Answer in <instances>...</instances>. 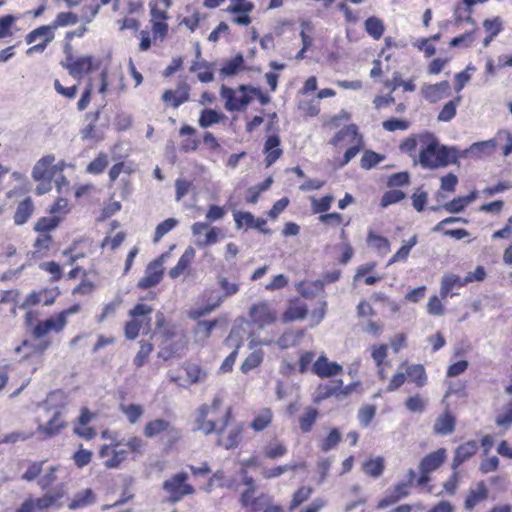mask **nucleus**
<instances>
[{
    "label": "nucleus",
    "instance_id": "f257e3e1",
    "mask_svg": "<svg viewBox=\"0 0 512 512\" xmlns=\"http://www.w3.org/2000/svg\"><path fill=\"white\" fill-rule=\"evenodd\" d=\"M459 159L456 147L440 145L434 134H420L419 162L424 168H440L449 164H457Z\"/></svg>",
    "mask_w": 512,
    "mask_h": 512
},
{
    "label": "nucleus",
    "instance_id": "f03ea898",
    "mask_svg": "<svg viewBox=\"0 0 512 512\" xmlns=\"http://www.w3.org/2000/svg\"><path fill=\"white\" fill-rule=\"evenodd\" d=\"M143 434L146 438H160L166 448L174 447L182 438V430L171 421L164 418H155L148 421Z\"/></svg>",
    "mask_w": 512,
    "mask_h": 512
},
{
    "label": "nucleus",
    "instance_id": "7ed1b4c3",
    "mask_svg": "<svg viewBox=\"0 0 512 512\" xmlns=\"http://www.w3.org/2000/svg\"><path fill=\"white\" fill-rule=\"evenodd\" d=\"M223 403L221 396H215L211 404H202L195 412L194 430L202 431L208 435L217 430V419Z\"/></svg>",
    "mask_w": 512,
    "mask_h": 512
},
{
    "label": "nucleus",
    "instance_id": "20e7f679",
    "mask_svg": "<svg viewBox=\"0 0 512 512\" xmlns=\"http://www.w3.org/2000/svg\"><path fill=\"white\" fill-rule=\"evenodd\" d=\"M188 478L186 472H178L163 482L162 488L168 495L165 500L167 503L176 504L185 496L195 493L196 490L188 483Z\"/></svg>",
    "mask_w": 512,
    "mask_h": 512
},
{
    "label": "nucleus",
    "instance_id": "39448f33",
    "mask_svg": "<svg viewBox=\"0 0 512 512\" xmlns=\"http://www.w3.org/2000/svg\"><path fill=\"white\" fill-rule=\"evenodd\" d=\"M257 92L258 90L256 88H251L246 85H241L238 91L223 85L220 94L225 100V109L232 112L245 109L252 101L250 94H256Z\"/></svg>",
    "mask_w": 512,
    "mask_h": 512
},
{
    "label": "nucleus",
    "instance_id": "423d86ee",
    "mask_svg": "<svg viewBox=\"0 0 512 512\" xmlns=\"http://www.w3.org/2000/svg\"><path fill=\"white\" fill-rule=\"evenodd\" d=\"M81 307L79 304L72 305L71 307L61 311L56 316H52L44 321L39 322L34 330L33 334L40 338L46 335L50 331L59 332L64 329L67 324V318L80 311Z\"/></svg>",
    "mask_w": 512,
    "mask_h": 512
},
{
    "label": "nucleus",
    "instance_id": "0eeeda50",
    "mask_svg": "<svg viewBox=\"0 0 512 512\" xmlns=\"http://www.w3.org/2000/svg\"><path fill=\"white\" fill-rule=\"evenodd\" d=\"M346 137L349 138V142L353 145L349 147L344 153L343 164L349 163L360 151L362 139L358 134L357 126L354 124L348 125L341 131H339L330 141L333 145H338Z\"/></svg>",
    "mask_w": 512,
    "mask_h": 512
},
{
    "label": "nucleus",
    "instance_id": "6e6552de",
    "mask_svg": "<svg viewBox=\"0 0 512 512\" xmlns=\"http://www.w3.org/2000/svg\"><path fill=\"white\" fill-rule=\"evenodd\" d=\"M251 323L258 329L272 325L277 318L276 311L268 302H259L251 306L249 310Z\"/></svg>",
    "mask_w": 512,
    "mask_h": 512
},
{
    "label": "nucleus",
    "instance_id": "1a4fd4ad",
    "mask_svg": "<svg viewBox=\"0 0 512 512\" xmlns=\"http://www.w3.org/2000/svg\"><path fill=\"white\" fill-rule=\"evenodd\" d=\"M230 418V409H227L222 415V425L216 430L218 432L217 443L219 446L225 449H232L236 447L242 438V428L240 426H234L230 428L227 433L224 432V428L227 426Z\"/></svg>",
    "mask_w": 512,
    "mask_h": 512
},
{
    "label": "nucleus",
    "instance_id": "9d476101",
    "mask_svg": "<svg viewBox=\"0 0 512 512\" xmlns=\"http://www.w3.org/2000/svg\"><path fill=\"white\" fill-rule=\"evenodd\" d=\"M497 147V139L495 137L485 140L472 143L465 150H458L459 158H474L481 159L483 157H487L493 154Z\"/></svg>",
    "mask_w": 512,
    "mask_h": 512
},
{
    "label": "nucleus",
    "instance_id": "9b49d317",
    "mask_svg": "<svg viewBox=\"0 0 512 512\" xmlns=\"http://www.w3.org/2000/svg\"><path fill=\"white\" fill-rule=\"evenodd\" d=\"M166 255H161L158 259L151 262L146 270L145 275L139 280L138 287L148 289L156 286L163 276V261Z\"/></svg>",
    "mask_w": 512,
    "mask_h": 512
},
{
    "label": "nucleus",
    "instance_id": "f8f14e48",
    "mask_svg": "<svg viewBox=\"0 0 512 512\" xmlns=\"http://www.w3.org/2000/svg\"><path fill=\"white\" fill-rule=\"evenodd\" d=\"M489 496V490L484 481H479L475 485H472L467 492L464 509L466 511H473L480 503L486 501Z\"/></svg>",
    "mask_w": 512,
    "mask_h": 512
},
{
    "label": "nucleus",
    "instance_id": "ddd939ff",
    "mask_svg": "<svg viewBox=\"0 0 512 512\" xmlns=\"http://www.w3.org/2000/svg\"><path fill=\"white\" fill-rule=\"evenodd\" d=\"M93 66V58L91 56H81L74 58L71 54L66 57L64 67L74 78H81L83 75L91 71Z\"/></svg>",
    "mask_w": 512,
    "mask_h": 512
},
{
    "label": "nucleus",
    "instance_id": "4468645a",
    "mask_svg": "<svg viewBox=\"0 0 512 512\" xmlns=\"http://www.w3.org/2000/svg\"><path fill=\"white\" fill-rule=\"evenodd\" d=\"M450 84L448 81H441L435 84H424L421 87L422 97L429 103H436L449 95Z\"/></svg>",
    "mask_w": 512,
    "mask_h": 512
},
{
    "label": "nucleus",
    "instance_id": "2eb2a0df",
    "mask_svg": "<svg viewBox=\"0 0 512 512\" xmlns=\"http://www.w3.org/2000/svg\"><path fill=\"white\" fill-rule=\"evenodd\" d=\"M55 157L46 155L36 162L32 170L34 180L53 178L58 165H54Z\"/></svg>",
    "mask_w": 512,
    "mask_h": 512
},
{
    "label": "nucleus",
    "instance_id": "dca6fc26",
    "mask_svg": "<svg viewBox=\"0 0 512 512\" xmlns=\"http://www.w3.org/2000/svg\"><path fill=\"white\" fill-rule=\"evenodd\" d=\"M342 366L336 362H330L325 355H321L313 364L312 371L320 378H328L342 372Z\"/></svg>",
    "mask_w": 512,
    "mask_h": 512
},
{
    "label": "nucleus",
    "instance_id": "f3484780",
    "mask_svg": "<svg viewBox=\"0 0 512 512\" xmlns=\"http://www.w3.org/2000/svg\"><path fill=\"white\" fill-rule=\"evenodd\" d=\"M195 255V249L191 246L187 247L179 258L177 264L169 270V277L171 279H177L184 274H189V269L192 262L194 261Z\"/></svg>",
    "mask_w": 512,
    "mask_h": 512
},
{
    "label": "nucleus",
    "instance_id": "a211bd4d",
    "mask_svg": "<svg viewBox=\"0 0 512 512\" xmlns=\"http://www.w3.org/2000/svg\"><path fill=\"white\" fill-rule=\"evenodd\" d=\"M189 86L180 82L175 90H167L162 95L164 102H169L174 108L179 107L189 99Z\"/></svg>",
    "mask_w": 512,
    "mask_h": 512
},
{
    "label": "nucleus",
    "instance_id": "6ab92c4d",
    "mask_svg": "<svg viewBox=\"0 0 512 512\" xmlns=\"http://www.w3.org/2000/svg\"><path fill=\"white\" fill-rule=\"evenodd\" d=\"M64 427L65 421L63 419L61 411L54 410L48 422L45 424L40 423L37 429L41 434L51 437L59 434Z\"/></svg>",
    "mask_w": 512,
    "mask_h": 512
},
{
    "label": "nucleus",
    "instance_id": "aec40b11",
    "mask_svg": "<svg viewBox=\"0 0 512 512\" xmlns=\"http://www.w3.org/2000/svg\"><path fill=\"white\" fill-rule=\"evenodd\" d=\"M447 457L446 450L444 448H440L428 455H426L422 461L420 462L419 469L420 472L431 473L438 469Z\"/></svg>",
    "mask_w": 512,
    "mask_h": 512
},
{
    "label": "nucleus",
    "instance_id": "412c9836",
    "mask_svg": "<svg viewBox=\"0 0 512 512\" xmlns=\"http://www.w3.org/2000/svg\"><path fill=\"white\" fill-rule=\"evenodd\" d=\"M478 450V443L475 440H469L458 446L452 461V469L456 470L461 464L470 459Z\"/></svg>",
    "mask_w": 512,
    "mask_h": 512
},
{
    "label": "nucleus",
    "instance_id": "4be33fe9",
    "mask_svg": "<svg viewBox=\"0 0 512 512\" xmlns=\"http://www.w3.org/2000/svg\"><path fill=\"white\" fill-rule=\"evenodd\" d=\"M280 138L277 135L269 136L264 144L265 163L269 167L274 164L282 155Z\"/></svg>",
    "mask_w": 512,
    "mask_h": 512
},
{
    "label": "nucleus",
    "instance_id": "5701e85b",
    "mask_svg": "<svg viewBox=\"0 0 512 512\" xmlns=\"http://www.w3.org/2000/svg\"><path fill=\"white\" fill-rule=\"evenodd\" d=\"M467 284L464 279L455 274H445L441 280L440 295L443 298L448 296L457 295V293H451L455 288L463 287Z\"/></svg>",
    "mask_w": 512,
    "mask_h": 512
},
{
    "label": "nucleus",
    "instance_id": "b1692460",
    "mask_svg": "<svg viewBox=\"0 0 512 512\" xmlns=\"http://www.w3.org/2000/svg\"><path fill=\"white\" fill-rule=\"evenodd\" d=\"M477 198V192L472 191L469 195L454 198L452 201L443 205V209L448 213H459Z\"/></svg>",
    "mask_w": 512,
    "mask_h": 512
},
{
    "label": "nucleus",
    "instance_id": "393cba45",
    "mask_svg": "<svg viewBox=\"0 0 512 512\" xmlns=\"http://www.w3.org/2000/svg\"><path fill=\"white\" fill-rule=\"evenodd\" d=\"M34 211V204L30 197L25 198L23 201H21L14 214V223L16 225H23L25 224L28 219L31 217L32 213Z\"/></svg>",
    "mask_w": 512,
    "mask_h": 512
},
{
    "label": "nucleus",
    "instance_id": "a878e982",
    "mask_svg": "<svg viewBox=\"0 0 512 512\" xmlns=\"http://www.w3.org/2000/svg\"><path fill=\"white\" fill-rule=\"evenodd\" d=\"M454 429L455 418L449 412L440 415L434 424V432L439 435L451 434Z\"/></svg>",
    "mask_w": 512,
    "mask_h": 512
},
{
    "label": "nucleus",
    "instance_id": "bb28decb",
    "mask_svg": "<svg viewBox=\"0 0 512 512\" xmlns=\"http://www.w3.org/2000/svg\"><path fill=\"white\" fill-rule=\"evenodd\" d=\"M248 337V333L243 325V323L241 324H235L227 339H226V343L230 346H233L234 349H237L239 351V349L242 347L245 339Z\"/></svg>",
    "mask_w": 512,
    "mask_h": 512
},
{
    "label": "nucleus",
    "instance_id": "cd10ccee",
    "mask_svg": "<svg viewBox=\"0 0 512 512\" xmlns=\"http://www.w3.org/2000/svg\"><path fill=\"white\" fill-rule=\"evenodd\" d=\"M39 39L41 42H51L54 39V27H52V25L41 26L34 29L26 36V42L28 44L34 43Z\"/></svg>",
    "mask_w": 512,
    "mask_h": 512
},
{
    "label": "nucleus",
    "instance_id": "c85d7f7f",
    "mask_svg": "<svg viewBox=\"0 0 512 512\" xmlns=\"http://www.w3.org/2000/svg\"><path fill=\"white\" fill-rule=\"evenodd\" d=\"M218 321H199L194 328L195 340L197 343L204 344L211 336L213 329L216 327Z\"/></svg>",
    "mask_w": 512,
    "mask_h": 512
},
{
    "label": "nucleus",
    "instance_id": "c756f323",
    "mask_svg": "<svg viewBox=\"0 0 512 512\" xmlns=\"http://www.w3.org/2000/svg\"><path fill=\"white\" fill-rule=\"evenodd\" d=\"M367 244L376 249L381 255L390 252V242L387 238L376 234L373 230L368 231Z\"/></svg>",
    "mask_w": 512,
    "mask_h": 512
},
{
    "label": "nucleus",
    "instance_id": "7c9ffc66",
    "mask_svg": "<svg viewBox=\"0 0 512 512\" xmlns=\"http://www.w3.org/2000/svg\"><path fill=\"white\" fill-rule=\"evenodd\" d=\"M364 28L367 34L375 40H379L383 36L385 30L383 21L376 16L368 17L365 20Z\"/></svg>",
    "mask_w": 512,
    "mask_h": 512
},
{
    "label": "nucleus",
    "instance_id": "2f4dec72",
    "mask_svg": "<svg viewBox=\"0 0 512 512\" xmlns=\"http://www.w3.org/2000/svg\"><path fill=\"white\" fill-rule=\"evenodd\" d=\"M83 15L82 18L86 23H89L99 12L101 6L108 4L111 0H82Z\"/></svg>",
    "mask_w": 512,
    "mask_h": 512
},
{
    "label": "nucleus",
    "instance_id": "473e14b6",
    "mask_svg": "<svg viewBox=\"0 0 512 512\" xmlns=\"http://www.w3.org/2000/svg\"><path fill=\"white\" fill-rule=\"evenodd\" d=\"M384 459L382 457H375L365 461L362 464L363 472L373 478H378L384 471Z\"/></svg>",
    "mask_w": 512,
    "mask_h": 512
},
{
    "label": "nucleus",
    "instance_id": "72a5a7b5",
    "mask_svg": "<svg viewBox=\"0 0 512 512\" xmlns=\"http://www.w3.org/2000/svg\"><path fill=\"white\" fill-rule=\"evenodd\" d=\"M119 408L130 424L137 423L144 414V407L140 404H121Z\"/></svg>",
    "mask_w": 512,
    "mask_h": 512
},
{
    "label": "nucleus",
    "instance_id": "f704fd0d",
    "mask_svg": "<svg viewBox=\"0 0 512 512\" xmlns=\"http://www.w3.org/2000/svg\"><path fill=\"white\" fill-rule=\"evenodd\" d=\"M406 374L410 382L418 387H423L427 383V375L422 365H410L406 369Z\"/></svg>",
    "mask_w": 512,
    "mask_h": 512
},
{
    "label": "nucleus",
    "instance_id": "c9c22d12",
    "mask_svg": "<svg viewBox=\"0 0 512 512\" xmlns=\"http://www.w3.org/2000/svg\"><path fill=\"white\" fill-rule=\"evenodd\" d=\"M318 417V411L314 407L305 409L303 415L299 418V426L303 433L311 431Z\"/></svg>",
    "mask_w": 512,
    "mask_h": 512
},
{
    "label": "nucleus",
    "instance_id": "e433bc0d",
    "mask_svg": "<svg viewBox=\"0 0 512 512\" xmlns=\"http://www.w3.org/2000/svg\"><path fill=\"white\" fill-rule=\"evenodd\" d=\"M417 244V236L413 235L407 242H405L400 249L392 256L388 264L391 265L396 262L406 261L411 249Z\"/></svg>",
    "mask_w": 512,
    "mask_h": 512
},
{
    "label": "nucleus",
    "instance_id": "4c0bfd02",
    "mask_svg": "<svg viewBox=\"0 0 512 512\" xmlns=\"http://www.w3.org/2000/svg\"><path fill=\"white\" fill-rule=\"evenodd\" d=\"M460 101H461V96H458L455 99L447 102L438 114V117H437L438 121H441V122L451 121L456 115L457 106L459 105Z\"/></svg>",
    "mask_w": 512,
    "mask_h": 512
},
{
    "label": "nucleus",
    "instance_id": "58836bf2",
    "mask_svg": "<svg viewBox=\"0 0 512 512\" xmlns=\"http://www.w3.org/2000/svg\"><path fill=\"white\" fill-rule=\"evenodd\" d=\"M324 288V282L316 280L313 282H302L298 285V291L306 298H312Z\"/></svg>",
    "mask_w": 512,
    "mask_h": 512
},
{
    "label": "nucleus",
    "instance_id": "ea45409f",
    "mask_svg": "<svg viewBox=\"0 0 512 512\" xmlns=\"http://www.w3.org/2000/svg\"><path fill=\"white\" fill-rule=\"evenodd\" d=\"M95 501L94 493L91 489H86L75 495L74 499L69 504L70 509L82 508L92 504Z\"/></svg>",
    "mask_w": 512,
    "mask_h": 512
},
{
    "label": "nucleus",
    "instance_id": "a19ab883",
    "mask_svg": "<svg viewBox=\"0 0 512 512\" xmlns=\"http://www.w3.org/2000/svg\"><path fill=\"white\" fill-rule=\"evenodd\" d=\"M144 323L148 326L150 323V318H148L147 321H144V319L132 318V320L127 322L125 325V337L128 340L136 339L140 330L143 328Z\"/></svg>",
    "mask_w": 512,
    "mask_h": 512
},
{
    "label": "nucleus",
    "instance_id": "79ce46f5",
    "mask_svg": "<svg viewBox=\"0 0 512 512\" xmlns=\"http://www.w3.org/2000/svg\"><path fill=\"white\" fill-rule=\"evenodd\" d=\"M264 358V352L262 350H254L250 353L246 359L243 361L241 365V371L243 373H248L249 371L258 367Z\"/></svg>",
    "mask_w": 512,
    "mask_h": 512
},
{
    "label": "nucleus",
    "instance_id": "37998d69",
    "mask_svg": "<svg viewBox=\"0 0 512 512\" xmlns=\"http://www.w3.org/2000/svg\"><path fill=\"white\" fill-rule=\"evenodd\" d=\"M185 371L191 384L202 383L207 379V371L197 364H188Z\"/></svg>",
    "mask_w": 512,
    "mask_h": 512
},
{
    "label": "nucleus",
    "instance_id": "c03bdc74",
    "mask_svg": "<svg viewBox=\"0 0 512 512\" xmlns=\"http://www.w3.org/2000/svg\"><path fill=\"white\" fill-rule=\"evenodd\" d=\"M223 115L213 109H204L201 111L199 125L202 128H208L221 121Z\"/></svg>",
    "mask_w": 512,
    "mask_h": 512
},
{
    "label": "nucleus",
    "instance_id": "a18cd8bd",
    "mask_svg": "<svg viewBox=\"0 0 512 512\" xmlns=\"http://www.w3.org/2000/svg\"><path fill=\"white\" fill-rule=\"evenodd\" d=\"M221 234V229L218 227L210 226L207 229V232L203 236V238H197L195 240V244L198 247H206L213 244H216L219 240V235Z\"/></svg>",
    "mask_w": 512,
    "mask_h": 512
},
{
    "label": "nucleus",
    "instance_id": "49530a36",
    "mask_svg": "<svg viewBox=\"0 0 512 512\" xmlns=\"http://www.w3.org/2000/svg\"><path fill=\"white\" fill-rule=\"evenodd\" d=\"M272 411L268 408L261 410L251 423V427L255 431L264 430L272 421Z\"/></svg>",
    "mask_w": 512,
    "mask_h": 512
},
{
    "label": "nucleus",
    "instance_id": "de8ad7c7",
    "mask_svg": "<svg viewBox=\"0 0 512 512\" xmlns=\"http://www.w3.org/2000/svg\"><path fill=\"white\" fill-rule=\"evenodd\" d=\"M263 453L269 459H277L286 455L287 447L281 442L273 441L264 447Z\"/></svg>",
    "mask_w": 512,
    "mask_h": 512
},
{
    "label": "nucleus",
    "instance_id": "09e8293b",
    "mask_svg": "<svg viewBox=\"0 0 512 512\" xmlns=\"http://www.w3.org/2000/svg\"><path fill=\"white\" fill-rule=\"evenodd\" d=\"M313 490L311 487H308V486H302L300 487L294 494H293V497H292V500H291V503H290V506H289V510L290 511H293L295 510L298 506H300L302 503H304L305 501H307L311 494H312Z\"/></svg>",
    "mask_w": 512,
    "mask_h": 512
},
{
    "label": "nucleus",
    "instance_id": "8fccbe9b",
    "mask_svg": "<svg viewBox=\"0 0 512 512\" xmlns=\"http://www.w3.org/2000/svg\"><path fill=\"white\" fill-rule=\"evenodd\" d=\"M341 439V432L337 428H334L330 431L328 436L321 441L320 449L324 452H328L334 449L340 443Z\"/></svg>",
    "mask_w": 512,
    "mask_h": 512
},
{
    "label": "nucleus",
    "instance_id": "3c124183",
    "mask_svg": "<svg viewBox=\"0 0 512 512\" xmlns=\"http://www.w3.org/2000/svg\"><path fill=\"white\" fill-rule=\"evenodd\" d=\"M244 58L241 54H238L233 59L228 60L221 68V74L225 76L235 75L240 68L243 66Z\"/></svg>",
    "mask_w": 512,
    "mask_h": 512
},
{
    "label": "nucleus",
    "instance_id": "603ef678",
    "mask_svg": "<svg viewBox=\"0 0 512 512\" xmlns=\"http://www.w3.org/2000/svg\"><path fill=\"white\" fill-rule=\"evenodd\" d=\"M222 301H223V298L219 297L217 299V301L214 302L213 304H207V305L200 306V307H194L189 311V317L191 319L196 320L200 317L206 316V315L210 314L213 310H215L217 307H219L220 304L222 303Z\"/></svg>",
    "mask_w": 512,
    "mask_h": 512
},
{
    "label": "nucleus",
    "instance_id": "864d4df0",
    "mask_svg": "<svg viewBox=\"0 0 512 512\" xmlns=\"http://www.w3.org/2000/svg\"><path fill=\"white\" fill-rule=\"evenodd\" d=\"M495 423L499 427L508 429L512 425V401L508 402L497 415Z\"/></svg>",
    "mask_w": 512,
    "mask_h": 512
},
{
    "label": "nucleus",
    "instance_id": "5fc2aeb1",
    "mask_svg": "<svg viewBox=\"0 0 512 512\" xmlns=\"http://www.w3.org/2000/svg\"><path fill=\"white\" fill-rule=\"evenodd\" d=\"M61 221L59 216L43 217L38 220L35 225V230L41 233H47L55 229Z\"/></svg>",
    "mask_w": 512,
    "mask_h": 512
},
{
    "label": "nucleus",
    "instance_id": "6e6d98bb",
    "mask_svg": "<svg viewBox=\"0 0 512 512\" xmlns=\"http://www.w3.org/2000/svg\"><path fill=\"white\" fill-rule=\"evenodd\" d=\"M178 225V220L175 218H168L159 223L155 229L154 242H158L164 235L169 233Z\"/></svg>",
    "mask_w": 512,
    "mask_h": 512
},
{
    "label": "nucleus",
    "instance_id": "4d7b16f0",
    "mask_svg": "<svg viewBox=\"0 0 512 512\" xmlns=\"http://www.w3.org/2000/svg\"><path fill=\"white\" fill-rule=\"evenodd\" d=\"M312 211L314 213H323L330 209L331 204L334 201V197L332 195H326L321 199H317L315 197L310 198Z\"/></svg>",
    "mask_w": 512,
    "mask_h": 512
},
{
    "label": "nucleus",
    "instance_id": "13d9d810",
    "mask_svg": "<svg viewBox=\"0 0 512 512\" xmlns=\"http://www.w3.org/2000/svg\"><path fill=\"white\" fill-rule=\"evenodd\" d=\"M127 459V451L114 447L112 456L104 461V466L109 469L117 468Z\"/></svg>",
    "mask_w": 512,
    "mask_h": 512
},
{
    "label": "nucleus",
    "instance_id": "bf43d9fd",
    "mask_svg": "<svg viewBox=\"0 0 512 512\" xmlns=\"http://www.w3.org/2000/svg\"><path fill=\"white\" fill-rule=\"evenodd\" d=\"M495 139H497V145L501 142L505 143L502 152L505 157L509 156L512 153V134L502 129L496 133Z\"/></svg>",
    "mask_w": 512,
    "mask_h": 512
},
{
    "label": "nucleus",
    "instance_id": "052dcab7",
    "mask_svg": "<svg viewBox=\"0 0 512 512\" xmlns=\"http://www.w3.org/2000/svg\"><path fill=\"white\" fill-rule=\"evenodd\" d=\"M307 315V307L303 304L291 305L285 312L284 317L288 321L303 319Z\"/></svg>",
    "mask_w": 512,
    "mask_h": 512
},
{
    "label": "nucleus",
    "instance_id": "680f3d73",
    "mask_svg": "<svg viewBox=\"0 0 512 512\" xmlns=\"http://www.w3.org/2000/svg\"><path fill=\"white\" fill-rule=\"evenodd\" d=\"M406 408L413 413H422L425 410L426 401L420 395L409 397L405 402Z\"/></svg>",
    "mask_w": 512,
    "mask_h": 512
},
{
    "label": "nucleus",
    "instance_id": "e2e57ef3",
    "mask_svg": "<svg viewBox=\"0 0 512 512\" xmlns=\"http://www.w3.org/2000/svg\"><path fill=\"white\" fill-rule=\"evenodd\" d=\"M234 221L236 223V227L240 229L243 225H246L249 228H252L255 224L256 218L250 212H241L237 211L233 214Z\"/></svg>",
    "mask_w": 512,
    "mask_h": 512
},
{
    "label": "nucleus",
    "instance_id": "0e129e2a",
    "mask_svg": "<svg viewBox=\"0 0 512 512\" xmlns=\"http://www.w3.org/2000/svg\"><path fill=\"white\" fill-rule=\"evenodd\" d=\"M376 414V408L372 405L362 407L358 412V420L361 426L368 427Z\"/></svg>",
    "mask_w": 512,
    "mask_h": 512
},
{
    "label": "nucleus",
    "instance_id": "69168bd1",
    "mask_svg": "<svg viewBox=\"0 0 512 512\" xmlns=\"http://www.w3.org/2000/svg\"><path fill=\"white\" fill-rule=\"evenodd\" d=\"M405 198V193L400 190H390L384 193L381 199V206L386 208L391 204L400 202Z\"/></svg>",
    "mask_w": 512,
    "mask_h": 512
},
{
    "label": "nucleus",
    "instance_id": "338daca9",
    "mask_svg": "<svg viewBox=\"0 0 512 512\" xmlns=\"http://www.w3.org/2000/svg\"><path fill=\"white\" fill-rule=\"evenodd\" d=\"M78 21V18L75 14L71 12H61L57 15L52 27H63L68 25H74Z\"/></svg>",
    "mask_w": 512,
    "mask_h": 512
},
{
    "label": "nucleus",
    "instance_id": "774afa93",
    "mask_svg": "<svg viewBox=\"0 0 512 512\" xmlns=\"http://www.w3.org/2000/svg\"><path fill=\"white\" fill-rule=\"evenodd\" d=\"M108 164V159L105 154H99L97 158H95L88 166L87 172L91 174H99L104 171Z\"/></svg>",
    "mask_w": 512,
    "mask_h": 512
}]
</instances>
